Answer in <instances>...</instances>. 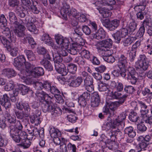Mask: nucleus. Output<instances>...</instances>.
I'll return each mask as SVG.
<instances>
[{
	"label": "nucleus",
	"mask_w": 152,
	"mask_h": 152,
	"mask_svg": "<svg viewBox=\"0 0 152 152\" xmlns=\"http://www.w3.org/2000/svg\"><path fill=\"white\" fill-rule=\"evenodd\" d=\"M126 112L125 111L121 113L116 118L113 120L110 117H108L107 121L103 124V128L106 131H108L111 129H117L113 131H111L108 134L111 140H115L117 133L120 132L119 129L122 128V125L124 124L123 121L126 119Z\"/></svg>",
	"instance_id": "nucleus-1"
},
{
	"label": "nucleus",
	"mask_w": 152,
	"mask_h": 152,
	"mask_svg": "<svg viewBox=\"0 0 152 152\" xmlns=\"http://www.w3.org/2000/svg\"><path fill=\"white\" fill-rule=\"evenodd\" d=\"M36 95L39 98L41 99V101L43 103L42 109L44 112H50L54 117L59 116L62 114V110L60 107H55L53 96L42 91L37 93Z\"/></svg>",
	"instance_id": "nucleus-2"
},
{
	"label": "nucleus",
	"mask_w": 152,
	"mask_h": 152,
	"mask_svg": "<svg viewBox=\"0 0 152 152\" xmlns=\"http://www.w3.org/2000/svg\"><path fill=\"white\" fill-rule=\"evenodd\" d=\"M149 61L146 56L144 55H140L139 56V59L135 62V67L137 70L141 71V77L144 76L143 72L146 70L148 66Z\"/></svg>",
	"instance_id": "nucleus-3"
},
{
	"label": "nucleus",
	"mask_w": 152,
	"mask_h": 152,
	"mask_svg": "<svg viewBox=\"0 0 152 152\" xmlns=\"http://www.w3.org/2000/svg\"><path fill=\"white\" fill-rule=\"evenodd\" d=\"M131 105L135 110H140L141 116L145 114H147L148 112V106L142 101L138 100L137 102L133 101L131 103Z\"/></svg>",
	"instance_id": "nucleus-4"
},
{
	"label": "nucleus",
	"mask_w": 152,
	"mask_h": 152,
	"mask_svg": "<svg viewBox=\"0 0 152 152\" xmlns=\"http://www.w3.org/2000/svg\"><path fill=\"white\" fill-rule=\"evenodd\" d=\"M118 102L110 103L109 105H105L103 107V112L104 114L108 115V118L112 117L115 114V111L119 104Z\"/></svg>",
	"instance_id": "nucleus-5"
},
{
	"label": "nucleus",
	"mask_w": 152,
	"mask_h": 152,
	"mask_svg": "<svg viewBox=\"0 0 152 152\" xmlns=\"http://www.w3.org/2000/svg\"><path fill=\"white\" fill-rule=\"evenodd\" d=\"M0 39L1 42L3 44L4 47L7 48L8 50H10V54L12 56H15L18 53V49L16 47H14L11 48V43L9 40L7 39L3 36H0Z\"/></svg>",
	"instance_id": "nucleus-6"
},
{
	"label": "nucleus",
	"mask_w": 152,
	"mask_h": 152,
	"mask_svg": "<svg viewBox=\"0 0 152 152\" xmlns=\"http://www.w3.org/2000/svg\"><path fill=\"white\" fill-rule=\"evenodd\" d=\"M15 29L14 30V32L18 37H20L23 38L22 39L23 43L25 44L27 42V41L26 39V36L25 31L26 28L25 26L19 23L15 24Z\"/></svg>",
	"instance_id": "nucleus-7"
},
{
	"label": "nucleus",
	"mask_w": 152,
	"mask_h": 152,
	"mask_svg": "<svg viewBox=\"0 0 152 152\" xmlns=\"http://www.w3.org/2000/svg\"><path fill=\"white\" fill-rule=\"evenodd\" d=\"M101 22L103 25L110 31L115 30L118 26L120 24L119 20L117 19L110 21L109 19H106L102 20Z\"/></svg>",
	"instance_id": "nucleus-8"
},
{
	"label": "nucleus",
	"mask_w": 152,
	"mask_h": 152,
	"mask_svg": "<svg viewBox=\"0 0 152 152\" xmlns=\"http://www.w3.org/2000/svg\"><path fill=\"white\" fill-rule=\"evenodd\" d=\"M66 79L71 80V82L69 83L70 86L76 87L79 86L83 81L82 77L80 76L77 77L74 75H68L66 77Z\"/></svg>",
	"instance_id": "nucleus-9"
},
{
	"label": "nucleus",
	"mask_w": 152,
	"mask_h": 152,
	"mask_svg": "<svg viewBox=\"0 0 152 152\" xmlns=\"http://www.w3.org/2000/svg\"><path fill=\"white\" fill-rule=\"evenodd\" d=\"M128 31L125 28H122L112 34V36L118 43H119L121 38L125 37L128 35Z\"/></svg>",
	"instance_id": "nucleus-10"
},
{
	"label": "nucleus",
	"mask_w": 152,
	"mask_h": 152,
	"mask_svg": "<svg viewBox=\"0 0 152 152\" xmlns=\"http://www.w3.org/2000/svg\"><path fill=\"white\" fill-rule=\"evenodd\" d=\"M26 62V59L23 55H20L17 56L14 59L13 62L14 65L18 69L22 71L23 67V64Z\"/></svg>",
	"instance_id": "nucleus-11"
},
{
	"label": "nucleus",
	"mask_w": 152,
	"mask_h": 152,
	"mask_svg": "<svg viewBox=\"0 0 152 152\" xmlns=\"http://www.w3.org/2000/svg\"><path fill=\"white\" fill-rule=\"evenodd\" d=\"M55 39L56 43L61 48H68L69 41L67 38H64L62 36L58 34L55 36Z\"/></svg>",
	"instance_id": "nucleus-12"
},
{
	"label": "nucleus",
	"mask_w": 152,
	"mask_h": 152,
	"mask_svg": "<svg viewBox=\"0 0 152 152\" xmlns=\"http://www.w3.org/2000/svg\"><path fill=\"white\" fill-rule=\"evenodd\" d=\"M127 73V79L130 80V82L133 84L136 83L137 81V76L134 69L131 67H129Z\"/></svg>",
	"instance_id": "nucleus-13"
},
{
	"label": "nucleus",
	"mask_w": 152,
	"mask_h": 152,
	"mask_svg": "<svg viewBox=\"0 0 152 152\" xmlns=\"http://www.w3.org/2000/svg\"><path fill=\"white\" fill-rule=\"evenodd\" d=\"M112 43L113 41L110 39L103 40L100 43L98 50H106L110 49L112 47Z\"/></svg>",
	"instance_id": "nucleus-14"
},
{
	"label": "nucleus",
	"mask_w": 152,
	"mask_h": 152,
	"mask_svg": "<svg viewBox=\"0 0 152 152\" xmlns=\"http://www.w3.org/2000/svg\"><path fill=\"white\" fill-rule=\"evenodd\" d=\"M110 96L113 99H118L120 98L121 99L118 101L117 102H119L121 104L124 102L127 97L126 95H123L121 92V91H117L114 92H112Z\"/></svg>",
	"instance_id": "nucleus-15"
},
{
	"label": "nucleus",
	"mask_w": 152,
	"mask_h": 152,
	"mask_svg": "<svg viewBox=\"0 0 152 152\" xmlns=\"http://www.w3.org/2000/svg\"><path fill=\"white\" fill-rule=\"evenodd\" d=\"M21 136L22 137V138L20 142V145L23 147L24 148H28L31 145V142L28 138V137L26 132H23L21 133Z\"/></svg>",
	"instance_id": "nucleus-16"
},
{
	"label": "nucleus",
	"mask_w": 152,
	"mask_h": 152,
	"mask_svg": "<svg viewBox=\"0 0 152 152\" xmlns=\"http://www.w3.org/2000/svg\"><path fill=\"white\" fill-rule=\"evenodd\" d=\"M15 124L14 125L10 126V131L19 133L23 131H22L23 126L20 121L17 120Z\"/></svg>",
	"instance_id": "nucleus-17"
},
{
	"label": "nucleus",
	"mask_w": 152,
	"mask_h": 152,
	"mask_svg": "<svg viewBox=\"0 0 152 152\" xmlns=\"http://www.w3.org/2000/svg\"><path fill=\"white\" fill-rule=\"evenodd\" d=\"M25 131H23L21 133L17 132H13L10 131V136L12 140L16 143H19L21 140L22 137H21V133Z\"/></svg>",
	"instance_id": "nucleus-18"
},
{
	"label": "nucleus",
	"mask_w": 152,
	"mask_h": 152,
	"mask_svg": "<svg viewBox=\"0 0 152 152\" xmlns=\"http://www.w3.org/2000/svg\"><path fill=\"white\" fill-rule=\"evenodd\" d=\"M70 6L66 3L63 4V6L61 7L60 12L61 15L64 17H66V15L70 16V12L71 10Z\"/></svg>",
	"instance_id": "nucleus-19"
},
{
	"label": "nucleus",
	"mask_w": 152,
	"mask_h": 152,
	"mask_svg": "<svg viewBox=\"0 0 152 152\" xmlns=\"http://www.w3.org/2000/svg\"><path fill=\"white\" fill-rule=\"evenodd\" d=\"M41 40L46 44L52 47L54 46V44L51 38L49 35L46 33L43 34L41 38Z\"/></svg>",
	"instance_id": "nucleus-20"
},
{
	"label": "nucleus",
	"mask_w": 152,
	"mask_h": 152,
	"mask_svg": "<svg viewBox=\"0 0 152 152\" xmlns=\"http://www.w3.org/2000/svg\"><path fill=\"white\" fill-rule=\"evenodd\" d=\"M100 102L99 95L97 92L94 93L91 98V105L93 107H97Z\"/></svg>",
	"instance_id": "nucleus-21"
},
{
	"label": "nucleus",
	"mask_w": 152,
	"mask_h": 152,
	"mask_svg": "<svg viewBox=\"0 0 152 152\" xmlns=\"http://www.w3.org/2000/svg\"><path fill=\"white\" fill-rule=\"evenodd\" d=\"M93 38L97 39H102L105 38L106 37L105 32L102 28H100L98 31L93 34Z\"/></svg>",
	"instance_id": "nucleus-22"
},
{
	"label": "nucleus",
	"mask_w": 152,
	"mask_h": 152,
	"mask_svg": "<svg viewBox=\"0 0 152 152\" xmlns=\"http://www.w3.org/2000/svg\"><path fill=\"white\" fill-rule=\"evenodd\" d=\"M4 116L5 117V119L10 124H14L17 121L16 117L14 115H11L9 109L5 112Z\"/></svg>",
	"instance_id": "nucleus-23"
},
{
	"label": "nucleus",
	"mask_w": 152,
	"mask_h": 152,
	"mask_svg": "<svg viewBox=\"0 0 152 152\" xmlns=\"http://www.w3.org/2000/svg\"><path fill=\"white\" fill-rule=\"evenodd\" d=\"M1 102L0 104L4 106L6 109L7 110L11 108V104L7 94L3 95L2 101Z\"/></svg>",
	"instance_id": "nucleus-24"
},
{
	"label": "nucleus",
	"mask_w": 152,
	"mask_h": 152,
	"mask_svg": "<svg viewBox=\"0 0 152 152\" xmlns=\"http://www.w3.org/2000/svg\"><path fill=\"white\" fill-rule=\"evenodd\" d=\"M44 73V71L43 68L40 67H34L31 75L35 77H37L38 76L43 75Z\"/></svg>",
	"instance_id": "nucleus-25"
},
{
	"label": "nucleus",
	"mask_w": 152,
	"mask_h": 152,
	"mask_svg": "<svg viewBox=\"0 0 152 152\" xmlns=\"http://www.w3.org/2000/svg\"><path fill=\"white\" fill-rule=\"evenodd\" d=\"M119 66L122 67H127L129 63L127 57L125 55L121 54L118 58Z\"/></svg>",
	"instance_id": "nucleus-26"
},
{
	"label": "nucleus",
	"mask_w": 152,
	"mask_h": 152,
	"mask_svg": "<svg viewBox=\"0 0 152 152\" xmlns=\"http://www.w3.org/2000/svg\"><path fill=\"white\" fill-rule=\"evenodd\" d=\"M97 9L98 10L99 13L103 18L109 17L111 15V12L109 10H108L104 7L97 8Z\"/></svg>",
	"instance_id": "nucleus-27"
},
{
	"label": "nucleus",
	"mask_w": 152,
	"mask_h": 152,
	"mask_svg": "<svg viewBox=\"0 0 152 152\" xmlns=\"http://www.w3.org/2000/svg\"><path fill=\"white\" fill-rule=\"evenodd\" d=\"M4 74L8 78H11L16 76V73L12 69H6L3 71Z\"/></svg>",
	"instance_id": "nucleus-28"
},
{
	"label": "nucleus",
	"mask_w": 152,
	"mask_h": 152,
	"mask_svg": "<svg viewBox=\"0 0 152 152\" xmlns=\"http://www.w3.org/2000/svg\"><path fill=\"white\" fill-rule=\"evenodd\" d=\"M79 45L76 43H73L70 45V48L68 49V52L71 54L75 55L77 53L78 50Z\"/></svg>",
	"instance_id": "nucleus-29"
},
{
	"label": "nucleus",
	"mask_w": 152,
	"mask_h": 152,
	"mask_svg": "<svg viewBox=\"0 0 152 152\" xmlns=\"http://www.w3.org/2000/svg\"><path fill=\"white\" fill-rule=\"evenodd\" d=\"M50 133L52 138H55L60 136L61 134L60 132L57 129L54 127L50 128Z\"/></svg>",
	"instance_id": "nucleus-30"
},
{
	"label": "nucleus",
	"mask_w": 152,
	"mask_h": 152,
	"mask_svg": "<svg viewBox=\"0 0 152 152\" xmlns=\"http://www.w3.org/2000/svg\"><path fill=\"white\" fill-rule=\"evenodd\" d=\"M125 133L128 135V137L135 136L136 132L134 130L132 126L127 127L124 129Z\"/></svg>",
	"instance_id": "nucleus-31"
},
{
	"label": "nucleus",
	"mask_w": 152,
	"mask_h": 152,
	"mask_svg": "<svg viewBox=\"0 0 152 152\" xmlns=\"http://www.w3.org/2000/svg\"><path fill=\"white\" fill-rule=\"evenodd\" d=\"M40 63L48 70L51 71L53 70V67L50 61L43 59L41 61Z\"/></svg>",
	"instance_id": "nucleus-32"
},
{
	"label": "nucleus",
	"mask_w": 152,
	"mask_h": 152,
	"mask_svg": "<svg viewBox=\"0 0 152 152\" xmlns=\"http://www.w3.org/2000/svg\"><path fill=\"white\" fill-rule=\"evenodd\" d=\"M24 64H25L26 69L25 70L24 69L23 70V69L22 70H24L28 74L27 75H31V72H32L34 68V66L33 65H31L28 62H25Z\"/></svg>",
	"instance_id": "nucleus-33"
},
{
	"label": "nucleus",
	"mask_w": 152,
	"mask_h": 152,
	"mask_svg": "<svg viewBox=\"0 0 152 152\" xmlns=\"http://www.w3.org/2000/svg\"><path fill=\"white\" fill-rule=\"evenodd\" d=\"M136 38L132 37H129L125 39L122 41L123 45L124 46H128L130 45L134 41H135Z\"/></svg>",
	"instance_id": "nucleus-34"
},
{
	"label": "nucleus",
	"mask_w": 152,
	"mask_h": 152,
	"mask_svg": "<svg viewBox=\"0 0 152 152\" xmlns=\"http://www.w3.org/2000/svg\"><path fill=\"white\" fill-rule=\"evenodd\" d=\"M139 118L137 113L133 110H132L129 116V119L133 122H137Z\"/></svg>",
	"instance_id": "nucleus-35"
},
{
	"label": "nucleus",
	"mask_w": 152,
	"mask_h": 152,
	"mask_svg": "<svg viewBox=\"0 0 152 152\" xmlns=\"http://www.w3.org/2000/svg\"><path fill=\"white\" fill-rule=\"evenodd\" d=\"M30 121L32 124H34L36 126H37L40 124L41 121V119L40 117H35V115H29Z\"/></svg>",
	"instance_id": "nucleus-36"
},
{
	"label": "nucleus",
	"mask_w": 152,
	"mask_h": 152,
	"mask_svg": "<svg viewBox=\"0 0 152 152\" xmlns=\"http://www.w3.org/2000/svg\"><path fill=\"white\" fill-rule=\"evenodd\" d=\"M142 122L151 124H152V115L150 117H148L147 114H145L140 116Z\"/></svg>",
	"instance_id": "nucleus-37"
},
{
	"label": "nucleus",
	"mask_w": 152,
	"mask_h": 152,
	"mask_svg": "<svg viewBox=\"0 0 152 152\" xmlns=\"http://www.w3.org/2000/svg\"><path fill=\"white\" fill-rule=\"evenodd\" d=\"M4 28V29L2 33L4 36L6 37L7 38L10 39V41L11 42L15 41L13 37H12L11 35V33L9 28H5V27Z\"/></svg>",
	"instance_id": "nucleus-38"
},
{
	"label": "nucleus",
	"mask_w": 152,
	"mask_h": 152,
	"mask_svg": "<svg viewBox=\"0 0 152 152\" xmlns=\"http://www.w3.org/2000/svg\"><path fill=\"white\" fill-rule=\"evenodd\" d=\"M24 52L29 61H32L35 59V56L32 51L26 49Z\"/></svg>",
	"instance_id": "nucleus-39"
},
{
	"label": "nucleus",
	"mask_w": 152,
	"mask_h": 152,
	"mask_svg": "<svg viewBox=\"0 0 152 152\" xmlns=\"http://www.w3.org/2000/svg\"><path fill=\"white\" fill-rule=\"evenodd\" d=\"M98 83V89L99 91H104L109 89L108 86L107 84L101 81H100Z\"/></svg>",
	"instance_id": "nucleus-40"
},
{
	"label": "nucleus",
	"mask_w": 152,
	"mask_h": 152,
	"mask_svg": "<svg viewBox=\"0 0 152 152\" xmlns=\"http://www.w3.org/2000/svg\"><path fill=\"white\" fill-rule=\"evenodd\" d=\"M24 107L23 109H24L25 116L26 117H28L30 115L31 109L28 103L26 102H24Z\"/></svg>",
	"instance_id": "nucleus-41"
},
{
	"label": "nucleus",
	"mask_w": 152,
	"mask_h": 152,
	"mask_svg": "<svg viewBox=\"0 0 152 152\" xmlns=\"http://www.w3.org/2000/svg\"><path fill=\"white\" fill-rule=\"evenodd\" d=\"M18 88L21 91L23 95H25L28 92L30 91L29 88L28 86L22 84H20L18 86Z\"/></svg>",
	"instance_id": "nucleus-42"
},
{
	"label": "nucleus",
	"mask_w": 152,
	"mask_h": 152,
	"mask_svg": "<svg viewBox=\"0 0 152 152\" xmlns=\"http://www.w3.org/2000/svg\"><path fill=\"white\" fill-rule=\"evenodd\" d=\"M35 88H36V89L39 90H40L39 91H37V92L36 93V95L38 98V99H39L40 101L42 102L41 99V98H39L36 95V93L38 92L42 91H41V90L42 89H43V83L40 81H36L35 82Z\"/></svg>",
	"instance_id": "nucleus-43"
},
{
	"label": "nucleus",
	"mask_w": 152,
	"mask_h": 152,
	"mask_svg": "<svg viewBox=\"0 0 152 152\" xmlns=\"http://www.w3.org/2000/svg\"><path fill=\"white\" fill-rule=\"evenodd\" d=\"M16 115L18 119H22V121L27 122V119L26 118H23L25 116V113L23 112H20L19 111H17L15 112Z\"/></svg>",
	"instance_id": "nucleus-44"
},
{
	"label": "nucleus",
	"mask_w": 152,
	"mask_h": 152,
	"mask_svg": "<svg viewBox=\"0 0 152 152\" xmlns=\"http://www.w3.org/2000/svg\"><path fill=\"white\" fill-rule=\"evenodd\" d=\"M80 53L82 56L84 57L85 58L88 59L90 60L92 56L90 52L86 50H82Z\"/></svg>",
	"instance_id": "nucleus-45"
},
{
	"label": "nucleus",
	"mask_w": 152,
	"mask_h": 152,
	"mask_svg": "<svg viewBox=\"0 0 152 152\" xmlns=\"http://www.w3.org/2000/svg\"><path fill=\"white\" fill-rule=\"evenodd\" d=\"M9 20L11 23H14L15 24L18 23L16 21L17 18L15 14L13 12H11L9 13Z\"/></svg>",
	"instance_id": "nucleus-46"
},
{
	"label": "nucleus",
	"mask_w": 152,
	"mask_h": 152,
	"mask_svg": "<svg viewBox=\"0 0 152 152\" xmlns=\"http://www.w3.org/2000/svg\"><path fill=\"white\" fill-rule=\"evenodd\" d=\"M75 62L80 66L84 65L86 63V61L82 56H78L76 57Z\"/></svg>",
	"instance_id": "nucleus-47"
},
{
	"label": "nucleus",
	"mask_w": 152,
	"mask_h": 152,
	"mask_svg": "<svg viewBox=\"0 0 152 152\" xmlns=\"http://www.w3.org/2000/svg\"><path fill=\"white\" fill-rule=\"evenodd\" d=\"M151 137L149 135H146L145 137L140 136L137 138V140H143L149 145L151 143Z\"/></svg>",
	"instance_id": "nucleus-48"
},
{
	"label": "nucleus",
	"mask_w": 152,
	"mask_h": 152,
	"mask_svg": "<svg viewBox=\"0 0 152 152\" xmlns=\"http://www.w3.org/2000/svg\"><path fill=\"white\" fill-rule=\"evenodd\" d=\"M14 82L12 81H10L4 86V89L7 91H11L13 89L14 87Z\"/></svg>",
	"instance_id": "nucleus-49"
},
{
	"label": "nucleus",
	"mask_w": 152,
	"mask_h": 152,
	"mask_svg": "<svg viewBox=\"0 0 152 152\" xmlns=\"http://www.w3.org/2000/svg\"><path fill=\"white\" fill-rule=\"evenodd\" d=\"M137 24L133 20H132L129 24V27L130 32H133L136 29Z\"/></svg>",
	"instance_id": "nucleus-50"
},
{
	"label": "nucleus",
	"mask_w": 152,
	"mask_h": 152,
	"mask_svg": "<svg viewBox=\"0 0 152 152\" xmlns=\"http://www.w3.org/2000/svg\"><path fill=\"white\" fill-rule=\"evenodd\" d=\"M53 57L54 64H56V63L57 64L62 63L63 58L59 54H53Z\"/></svg>",
	"instance_id": "nucleus-51"
},
{
	"label": "nucleus",
	"mask_w": 152,
	"mask_h": 152,
	"mask_svg": "<svg viewBox=\"0 0 152 152\" xmlns=\"http://www.w3.org/2000/svg\"><path fill=\"white\" fill-rule=\"evenodd\" d=\"M77 70V66L74 64H69L67 66V70L70 73L75 74Z\"/></svg>",
	"instance_id": "nucleus-52"
},
{
	"label": "nucleus",
	"mask_w": 152,
	"mask_h": 152,
	"mask_svg": "<svg viewBox=\"0 0 152 152\" xmlns=\"http://www.w3.org/2000/svg\"><path fill=\"white\" fill-rule=\"evenodd\" d=\"M145 31V29H144L143 28L140 27L139 30L136 33L134 37L136 38V39L141 38L144 34Z\"/></svg>",
	"instance_id": "nucleus-53"
},
{
	"label": "nucleus",
	"mask_w": 152,
	"mask_h": 152,
	"mask_svg": "<svg viewBox=\"0 0 152 152\" xmlns=\"http://www.w3.org/2000/svg\"><path fill=\"white\" fill-rule=\"evenodd\" d=\"M49 91L54 95H58L60 94V91L55 86L52 85Z\"/></svg>",
	"instance_id": "nucleus-54"
},
{
	"label": "nucleus",
	"mask_w": 152,
	"mask_h": 152,
	"mask_svg": "<svg viewBox=\"0 0 152 152\" xmlns=\"http://www.w3.org/2000/svg\"><path fill=\"white\" fill-rule=\"evenodd\" d=\"M67 119L71 123H75L77 119V117L75 115V113L67 115Z\"/></svg>",
	"instance_id": "nucleus-55"
},
{
	"label": "nucleus",
	"mask_w": 152,
	"mask_h": 152,
	"mask_svg": "<svg viewBox=\"0 0 152 152\" xmlns=\"http://www.w3.org/2000/svg\"><path fill=\"white\" fill-rule=\"evenodd\" d=\"M83 80L84 86L91 85L93 84V79L91 76L86 77Z\"/></svg>",
	"instance_id": "nucleus-56"
},
{
	"label": "nucleus",
	"mask_w": 152,
	"mask_h": 152,
	"mask_svg": "<svg viewBox=\"0 0 152 152\" xmlns=\"http://www.w3.org/2000/svg\"><path fill=\"white\" fill-rule=\"evenodd\" d=\"M136 51L131 50L129 53V59L131 62L134 61L136 56Z\"/></svg>",
	"instance_id": "nucleus-57"
},
{
	"label": "nucleus",
	"mask_w": 152,
	"mask_h": 152,
	"mask_svg": "<svg viewBox=\"0 0 152 152\" xmlns=\"http://www.w3.org/2000/svg\"><path fill=\"white\" fill-rule=\"evenodd\" d=\"M6 22L7 20L4 16L1 15L0 17V27H4L7 25Z\"/></svg>",
	"instance_id": "nucleus-58"
},
{
	"label": "nucleus",
	"mask_w": 152,
	"mask_h": 152,
	"mask_svg": "<svg viewBox=\"0 0 152 152\" xmlns=\"http://www.w3.org/2000/svg\"><path fill=\"white\" fill-rule=\"evenodd\" d=\"M38 129L36 127L33 126H32V134H31V135H30L31 137H29V136L30 135H28V138L30 140H32L34 136H38Z\"/></svg>",
	"instance_id": "nucleus-59"
},
{
	"label": "nucleus",
	"mask_w": 152,
	"mask_h": 152,
	"mask_svg": "<svg viewBox=\"0 0 152 152\" xmlns=\"http://www.w3.org/2000/svg\"><path fill=\"white\" fill-rule=\"evenodd\" d=\"M67 146V152H76L77 148L74 144H72L69 142Z\"/></svg>",
	"instance_id": "nucleus-60"
},
{
	"label": "nucleus",
	"mask_w": 152,
	"mask_h": 152,
	"mask_svg": "<svg viewBox=\"0 0 152 152\" xmlns=\"http://www.w3.org/2000/svg\"><path fill=\"white\" fill-rule=\"evenodd\" d=\"M137 128L138 132H143L147 130V127L145 125L141 123L137 125Z\"/></svg>",
	"instance_id": "nucleus-61"
},
{
	"label": "nucleus",
	"mask_w": 152,
	"mask_h": 152,
	"mask_svg": "<svg viewBox=\"0 0 152 152\" xmlns=\"http://www.w3.org/2000/svg\"><path fill=\"white\" fill-rule=\"evenodd\" d=\"M27 27L28 30L31 32H35L37 30L35 26L32 23H27Z\"/></svg>",
	"instance_id": "nucleus-62"
},
{
	"label": "nucleus",
	"mask_w": 152,
	"mask_h": 152,
	"mask_svg": "<svg viewBox=\"0 0 152 152\" xmlns=\"http://www.w3.org/2000/svg\"><path fill=\"white\" fill-rule=\"evenodd\" d=\"M141 41L138 40L137 41L132 45V47L131 50L134 51H137V50L139 48L141 45Z\"/></svg>",
	"instance_id": "nucleus-63"
},
{
	"label": "nucleus",
	"mask_w": 152,
	"mask_h": 152,
	"mask_svg": "<svg viewBox=\"0 0 152 152\" xmlns=\"http://www.w3.org/2000/svg\"><path fill=\"white\" fill-rule=\"evenodd\" d=\"M82 29L83 32L87 35H89L91 32V28L87 26H83Z\"/></svg>",
	"instance_id": "nucleus-64"
}]
</instances>
